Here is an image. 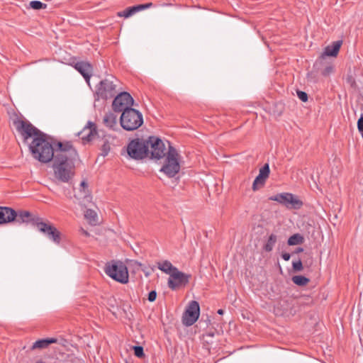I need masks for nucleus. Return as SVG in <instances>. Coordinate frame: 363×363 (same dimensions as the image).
Instances as JSON below:
<instances>
[{"mask_svg":"<svg viewBox=\"0 0 363 363\" xmlns=\"http://www.w3.org/2000/svg\"><path fill=\"white\" fill-rule=\"evenodd\" d=\"M13 124L27 143L33 157L42 163L51 162L56 155L57 143L52 144L47 135L27 121L16 120Z\"/></svg>","mask_w":363,"mask_h":363,"instance_id":"1","label":"nucleus"},{"mask_svg":"<svg viewBox=\"0 0 363 363\" xmlns=\"http://www.w3.org/2000/svg\"><path fill=\"white\" fill-rule=\"evenodd\" d=\"M77 160L79 155L71 142H57L56 155L52 160L55 178L61 182H69L75 174Z\"/></svg>","mask_w":363,"mask_h":363,"instance_id":"2","label":"nucleus"},{"mask_svg":"<svg viewBox=\"0 0 363 363\" xmlns=\"http://www.w3.org/2000/svg\"><path fill=\"white\" fill-rule=\"evenodd\" d=\"M120 123L127 131L135 130L143 124V114L135 108H127L120 117Z\"/></svg>","mask_w":363,"mask_h":363,"instance_id":"3","label":"nucleus"},{"mask_svg":"<svg viewBox=\"0 0 363 363\" xmlns=\"http://www.w3.org/2000/svg\"><path fill=\"white\" fill-rule=\"evenodd\" d=\"M106 274L113 280L125 284L128 281V272L125 264L121 261L111 260L106 264Z\"/></svg>","mask_w":363,"mask_h":363,"instance_id":"4","label":"nucleus"},{"mask_svg":"<svg viewBox=\"0 0 363 363\" xmlns=\"http://www.w3.org/2000/svg\"><path fill=\"white\" fill-rule=\"evenodd\" d=\"M179 159L180 155L177 150L169 145L164 163L162 167L160 172H164L170 178L174 177L179 173L181 168Z\"/></svg>","mask_w":363,"mask_h":363,"instance_id":"5","label":"nucleus"},{"mask_svg":"<svg viewBox=\"0 0 363 363\" xmlns=\"http://www.w3.org/2000/svg\"><path fill=\"white\" fill-rule=\"evenodd\" d=\"M127 153L134 160H142L149 155L146 140L135 138L132 140L127 146Z\"/></svg>","mask_w":363,"mask_h":363,"instance_id":"6","label":"nucleus"},{"mask_svg":"<svg viewBox=\"0 0 363 363\" xmlns=\"http://www.w3.org/2000/svg\"><path fill=\"white\" fill-rule=\"evenodd\" d=\"M31 222L32 225L36 226L38 230L45 235L48 239L56 244H60L61 233L54 225L50 223L43 222L40 218H33Z\"/></svg>","mask_w":363,"mask_h":363,"instance_id":"7","label":"nucleus"},{"mask_svg":"<svg viewBox=\"0 0 363 363\" xmlns=\"http://www.w3.org/2000/svg\"><path fill=\"white\" fill-rule=\"evenodd\" d=\"M270 201H277L287 208L299 209L303 206V202L296 196L291 193H281L272 196L269 198Z\"/></svg>","mask_w":363,"mask_h":363,"instance_id":"8","label":"nucleus"},{"mask_svg":"<svg viewBox=\"0 0 363 363\" xmlns=\"http://www.w3.org/2000/svg\"><path fill=\"white\" fill-rule=\"evenodd\" d=\"M146 142H147V150L151 155V158L160 160L167 155L164 152V143L160 138L150 136L146 140Z\"/></svg>","mask_w":363,"mask_h":363,"instance_id":"9","label":"nucleus"},{"mask_svg":"<svg viewBox=\"0 0 363 363\" xmlns=\"http://www.w3.org/2000/svg\"><path fill=\"white\" fill-rule=\"evenodd\" d=\"M200 315V306L196 301L189 302L186 311L182 315V323L186 326H191L199 319Z\"/></svg>","mask_w":363,"mask_h":363,"instance_id":"10","label":"nucleus"},{"mask_svg":"<svg viewBox=\"0 0 363 363\" xmlns=\"http://www.w3.org/2000/svg\"><path fill=\"white\" fill-rule=\"evenodd\" d=\"M191 278V275L179 271L177 268L171 273L168 279L167 285L172 290H177L179 287L186 286Z\"/></svg>","mask_w":363,"mask_h":363,"instance_id":"11","label":"nucleus"},{"mask_svg":"<svg viewBox=\"0 0 363 363\" xmlns=\"http://www.w3.org/2000/svg\"><path fill=\"white\" fill-rule=\"evenodd\" d=\"M134 99L129 92H119L113 101V109L116 112H122L127 108H133Z\"/></svg>","mask_w":363,"mask_h":363,"instance_id":"12","label":"nucleus"},{"mask_svg":"<svg viewBox=\"0 0 363 363\" xmlns=\"http://www.w3.org/2000/svg\"><path fill=\"white\" fill-rule=\"evenodd\" d=\"M99 85L98 91H123L119 80L113 76L101 80Z\"/></svg>","mask_w":363,"mask_h":363,"instance_id":"13","label":"nucleus"},{"mask_svg":"<svg viewBox=\"0 0 363 363\" xmlns=\"http://www.w3.org/2000/svg\"><path fill=\"white\" fill-rule=\"evenodd\" d=\"M72 66L83 76L85 81L90 86L89 80L93 72L92 65L87 61H77L73 62Z\"/></svg>","mask_w":363,"mask_h":363,"instance_id":"14","label":"nucleus"},{"mask_svg":"<svg viewBox=\"0 0 363 363\" xmlns=\"http://www.w3.org/2000/svg\"><path fill=\"white\" fill-rule=\"evenodd\" d=\"M16 211L6 206H0V225L9 223L15 220Z\"/></svg>","mask_w":363,"mask_h":363,"instance_id":"15","label":"nucleus"},{"mask_svg":"<svg viewBox=\"0 0 363 363\" xmlns=\"http://www.w3.org/2000/svg\"><path fill=\"white\" fill-rule=\"evenodd\" d=\"M80 187L84 189V196L74 195V197L79 200L80 205L86 207L88 203L91 202L92 199L88 189V183L85 180H83L80 184Z\"/></svg>","mask_w":363,"mask_h":363,"instance_id":"16","label":"nucleus"},{"mask_svg":"<svg viewBox=\"0 0 363 363\" xmlns=\"http://www.w3.org/2000/svg\"><path fill=\"white\" fill-rule=\"evenodd\" d=\"M96 134V125L91 121H89L87 125L78 133L79 135H81L82 140H86L87 141L91 140Z\"/></svg>","mask_w":363,"mask_h":363,"instance_id":"17","label":"nucleus"},{"mask_svg":"<svg viewBox=\"0 0 363 363\" xmlns=\"http://www.w3.org/2000/svg\"><path fill=\"white\" fill-rule=\"evenodd\" d=\"M104 124L111 130L118 128L117 116L112 112L106 113L103 118Z\"/></svg>","mask_w":363,"mask_h":363,"instance_id":"18","label":"nucleus"},{"mask_svg":"<svg viewBox=\"0 0 363 363\" xmlns=\"http://www.w3.org/2000/svg\"><path fill=\"white\" fill-rule=\"evenodd\" d=\"M33 218H38V216H33L32 214L28 211H16V218H15L16 222L18 223H30Z\"/></svg>","mask_w":363,"mask_h":363,"instance_id":"19","label":"nucleus"},{"mask_svg":"<svg viewBox=\"0 0 363 363\" xmlns=\"http://www.w3.org/2000/svg\"><path fill=\"white\" fill-rule=\"evenodd\" d=\"M342 42L341 40H337L325 48L323 54L326 56L335 57L340 50Z\"/></svg>","mask_w":363,"mask_h":363,"instance_id":"20","label":"nucleus"},{"mask_svg":"<svg viewBox=\"0 0 363 363\" xmlns=\"http://www.w3.org/2000/svg\"><path fill=\"white\" fill-rule=\"evenodd\" d=\"M57 342V340L56 338H53V337L40 339V340L35 341L33 344V345L31 347V350H34L36 349H45V348L48 347V346L50 344L56 343Z\"/></svg>","mask_w":363,"mask_h":363,"instance_id":"21","label":"nucleus"},{"mask_svg":"<svg viewBox=\"0 0 363 363\" xmlns=\"http://www.w3.org/2000/svg\"><path fill=\"white\" fill-rule=\"evenodd\" d=\"M157 266L160 270L169 275H170L171 273L177 269V267L173 266L169 260L157 262Z\"/></svg>","mask_w":363,"mask_h":363,"instance_id":"22","label":"nucleus"},{"mask_svg":"<svg viewBox=\"0 0 363 363\" xmlns=\"http://www.w3.org/2000/svg\"><path fill=\"white\" fill-rule=\"evenodd\" d=\"M84 216L90 224L96 225L97 223V213L94 210L86 209Z\"/></svg>","mask_w":363,"mask_h":363,"instance_id":"23","label":"nucleus"},{"mask_svg":"<svg viewBox=\"0 0 363 363\" xmlns=\"http://www.w3.org/2000/svg\"><path fill=\"white\" fill-rule=\"evenodd\" d=\"M277 237L274 234H271L267 240V243L264 245L263 249L266 252H271L277 242Z\"/></svg>","mask_w":363,"mask_h":363,"instance_id":"24","label":"nucleus"},{"mask_svg":"<svg viewBox=\"0 0 363 363\" xmlns=\"http://www.w3.org/2000/svg\"><path fill=\"white\" fill-rule=\"evenodd\" d=\"M304 238L302 235H301L298 233L294 234L291 235L288 239V245H300L303 242Z\"/></svg>","mask_w":363,"mask_h":363,"instance_id":"25","label":"nucleus"},{"mask_svg":"<svg viewBox=\"0 0 363 363\" xmlns=\"http://www.w3.org/2000/svg\"><path fill=\"white\" fill-rule=\"evenodd\" d=\"M293 282L300 286H306L309 283L310 279L302 275H296L292 277Z\"/></svg>","mask_w":363,"mask_h":363,"instance_id":"26","label":"nucleus"},{"mask_svg":"<svg viewBox=\"0 0 363 363\" xmlns=\"http://www.w3.org/2000/svg\"><path fill=\"white\" fill-rule=\"evenodd\" d=\"M266 180L267 179H264L262 176L258 174L253 182L252 190L257 191L259 188L262 187L264 185Z\"/></svg>","mask_w":363,"mask_h":363,"instance_id":"27","label":"nucleus"},{"mask_svg":"<svg viewBox=\"0 0 363 363\" xmlns=\"http://www.w3.org/2000/svg\"><path fill=\"white\" fill-rule=\"evenodd\" d=\"M111 150L110 143L108 140H105L101 147L100 155L103 157L108 155Z\"/></svg>","mask_w":363,"mask_h":363,"instance_id":"28","label":"nucleus"},{"mask_svg":"<svg viewBox=\"0 0 363 363\" xmlns=\"http://www.w3.org/2000/svg\"><path fill=\"white\" fill-rule=\"evenodd\" d=\"M270 169L268 163L264 164V165L259 169V174L262 176L264 179H267L269 176Z\"/></svg>","mask_w":363,"mask_h":363,"instance_id":"29","label":"nucleus"},{"mask_svg":"<svg viewBox=\"0 0 363 363\" xmlns=\"http://www.w3.org/2000/svg\"><path fill=\"white\" fill-rule=\"evenodd\" d=\"M30 6L33 9L40 10L45 9L47 7V5L40 1H32L30 2Z\"/></svg>","mask_w":363,"mask_h":363,"instance_id":"30","label":"nucleus"},{"mask_svg":"<svg viewBox=\"0 0 363 363\" xmlns=\"http://www.w3.org/2000/svg\"><path fill=\"white\" fill-rule=\"evenodd\" d=\"M346 82L350 85L352 89H359L360 88L357 85L354 77L352 74H348L346 78Z\"/></svg>","mask_w":363,"mask_h":363,"instance_id":"31","label":"nucleus"},{"mask_svg":"<svg viewBox=\"0 0 363 363\" xmlns=\"http://www.w3.org/2000/svg\"><path fill=\"white\" fill-rule=\"evenodd\" d=\"M133 14H135V13H133L132 7H128L126 9L118 13V16L125 17V18H129L131 16H133Z\"/></svg>","mask_w":363,"mask_h":363,"instance_id":"32","label":"nucleus"},{"mask_svg":"<svg viewBox=\"0 0 363 363\" xmlns=\"http://www.w3.org/2000/svg\"><path fill=\"white\" fill-rule=\"evenodd\" d=\"M133 349L136 357L141 358L145 356L143 347L142 346H133Z\"/></svg>","mask_w":363,"mask_h":363,"instance_id":"33","label":"nucleus"},{"mask_svg":"<svg viewBox=\"0 0 363 363\" xmlns=\"http://www.w3.org/2000/svg\"><path fill=\"white\" fill-rule=\"evenodd\" d=\"M293 269L295 272H301L303 269V263L301 259H298V261L293 262L292 263Z\"/></svg>","mask_w":363,"mask_h":363,"instance_id":"34","label":"nucleus"},{"mask_svg":"<svg viewBox=\"0 0 363 363\" xmlns=\"http://www.w3.org/2000/svg\"><path fill=\"white\" fill-rule=\"evenodd\" d=\"M157 298V292L153 290L149 292L147 299L150 302H153Z\"/></svg>","mask_w":363,"mask_h":363,"instance_id":"35","label":"nucleus"},{"mask_svg":"<svg viewBox=\"0 0 363 363\" xmlns=\"http://www.w3.org/2000/svg\"><path fill=\"white\" fill-rule=\"evenodd\" d=\"M298 97L303 102L308 101L307 92H296Z\"/></svg>","mask_w":363,"mask_h":363,"instance_id":"36","label":"nucleus"},{"mask_svg":"<svg viewBox=\"0 0 363 363\" xmlns=\"http://www.w3.org/2000/svg\"><path fill=\"white\" fill-rule=\"evenodd\" d=\"M333 72V66H327L322 72L323 75L328 76Z\"/></svg>","mask_w":363,"mask_h":363,"instance_id":"37","label":"nucleus"},{"mask_svg":"<svg viewBox=\"0 0 363 363\" xmlns=\"http://www.w3.org/2000/svg\"><path fill=\"white\" fill-rule=\"evenodd\" d=\"M357 127L359 132L363 133V115L358 119Z\"/></svg>","mask_w":363,"mask_h":363,"instance_id":"38","label":"nucleus"},{"mask_svg":"<svg viewBox=\"0 0 363 363\" xmlns=\"http://www.w3.org/2000/svg\"><path fill=\"white\" fill-rule=\"evenodd\" d=\"M140 7V10H144L145 9H148V8H150L152 6V3H147V4H139Z\"/></svg>","mask_w":363,"mask_h":363,"instance_id":"39","label":"nucleus"},{"mask_svg":"<svg viewBox=\"0 0 363 363\" xmlns=\"http://www.w3.org/2000/svg\"><path fill=\"white\" fill-rule=\"evenodd\" d=\"M281 257L285 260V261H289L290 259V257H291V255L288 252H284L282 253L281 255Z\"/></svg>","mask_w":363,"mask_h":363,"instance_id":"40","label":"nucleus"},{"mask_svg":"<svg viewBox=\"0 0 363 363\" xmlns=\"http://www.w3.org/2000/svg\"><path fill=\"white\" fill-rule=\"evenodd\" d=\"M131 7L134 13L141 11L139 4Z\"/></svg>","mask_w":363,"mask_h":363,"instance_id":"41","label":"nucleus"},{"mask_svg":"<svg viewBox=\"0 0 363 363\" xmlns=\"http://www.w3.org/2000/svg\"><path fill=\"white\" fill-rule=\"evenodd\" d=\"M74 195H82L83 196H84V189L80 187L79 189V192L77 194H75Z\"/></svg>","mask_w":363,"mask_h":363,"instance_id":"42","label":"nucleus"},{"mask_svg":"<svg viewBox=\"0 0 363 363\" xmlns=\"http://www.w3.org/2000/svg\"><path fill=\"white\" fill-rule=\"evenodd\" d=\"M303 251V248L302 247H298L296 248V250H295V253H300V252H302Z\"/></svg>","mask_w":363,"mask_h":363,"instance_id":"43","label":"nucleus"},{"mask_svg":"<svg viewBox=\"0 0 363 363\" xmlns=\"http://www.w3.org/2000/svg\"><path fill=\"white\" fill-rule=\"evenodd\" d=\"M82 233L86 237L89 236V233L84 229H82Z\"/></svg>","mask_w":363,"mask_h":363,"instance_id":"44","label":"nucleus"},{"mask_svg":"<svg viewBox=\"0 0 363 363\" xmlns=\"http://www.w3.org/2000/svg\"><path fill=\"white\" fill-rule=\"evenodd\" d=\"M217 313L219 314V315H223L224 313V311L223 309H218Z\"/></svg>","mask_w":363,"mask_h":363,"instance_id":"45","label":"nucleus"},{"mask_svg":"<svg viewBox=\"0 0 363 363\" xmlns=\"http://www.w3.org/2000/svg\"><path fill=\"white\" fill-rule=\"evenodd\" d=\"M207 336L213 337V333H208L207 334Z\"/></svg>","mask_w":363,"mask_h":363,"instance_id":"46","label":"nucleus"},{"mask_svg":"<svg viewBox=\"0 0 363 363\" xmlns=\"http://www.w3.org/2000/svg\"><path fill=\"white\" fill-rule=\"evenodd\" d=\"M36 363H44L43 361H38Z\"/></svg>","mask_w":363,"mask_h":363,"instance_id":"47","label":"nucleus"},{"mask_svg":"<svg viewBox=\"0 0 363 363\" xmlns=\"http://www.w3.org/2000/svg\"><path fill=\"white\" fill-rule=\"evenodd\" d=\"M99 93H100V92H96L97 97H99Z\"/></svg>","mask_w":363,"mask_h":363,"instance_id":"48","label":"nucleus"}]
</instances>
